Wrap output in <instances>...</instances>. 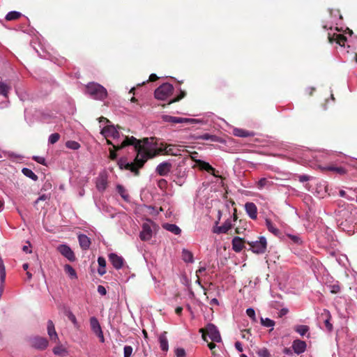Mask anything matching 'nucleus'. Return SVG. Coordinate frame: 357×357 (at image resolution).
Returning <instances> with one entry per match:
<instances>
[{
	"label": "nucleus",
	"mask_w": 357,
	"mask_h": 357,
	"mask_svg": "<svg viewBox=\"0 0 357 357\" xmlns=\"http://www.w3.org/2000/svg\"><path fill=\"white\" fill-rule=\"evenodd\" d=\"M141 142V140L136 139L133 136L130 137L126 136L124 140L120 145H113L112 149L115 151H117L126 147L127 146L133 145L135 147V150L137 151L135 162H137L139 167H142L148 159L153 158L162 152H165L166 154H171V149H167V147H160L154 151L149 150L145 146V145L149 142L148 138L143 139L144 144L142 145Z\"/></svg>",
	"instance_id": "obj_1"
},
{
	"label": "nucleus",
	"mask_w": 357,
	"mask_h": 357,
	"mask_svg": "<svg viewBox=\"0 0 357 357\" xmlns=\"http://www.w3.org/2000/svg\"><path fill=\"white\" fill-rule=\"evenodd\" d=\"M86 93L95 100H103L107 97V89L96 82H89L86 86Z\"/></svg>",
	"instance_id": "obj_2"
},
{
	"label": "nucleus",
	"mask_w": 357,
	"mask_h": 357,
	"mask_svg": "<svg viewBox=\"0 0 357 357\" xmlns=\"http://www.w3.org/2000/svg\"><path fill=\"white\" fill-rule=\"evenodd\" d=\"M199 332L202 335V338L206 342H208L206 336H208L213 342H220L221 341L220 332L213 324H208L205 328H200Z\"/></svg>",
	"instance_id": "obj_3"
},
{
	"label": "nucleus",
	"mask_w": 357,
	"mask_h": 357,
	"mask_svg": "<svg viewBox=\"0 0 357 357\" xmlns=\"http://www.w3.org/2000/svg\"><path fill=\"white\" fill-rule=\"evenodd\" d=\"M174 92V86L169 83H164L157 88L154 92L155 98L158 100H165Z\"/></svg>",
	"instance_id": "obj_4"
},
{
	"label": "nucleus",
	"mask_w": 357,
	"mask_h": 357,
	"mask_svg": "<svg viewBox=\"0 0 357 357\" xmlns=\"http://www.w3.org/2000/svg\"><path fill=\"white\" fill-rule=\"evenodd\" d=\"M250 246V250L256 254H264L267 248V241L265 237L260 236L259 241H247Z\"/></svg>",
	"instance_id": "obj_5"
},
{
	"label": "nucleus",
	"mask_w": 357,
	"mask_h": 357,
	"mask_svg": "<svg viewBox=\"0 0 357 357\" xmlns=\"http://www.w3.org/2000/svg\"><path fill=\"white\" fill-rule=\"evenodd\" d=\"M121 128L119 126L115 127L114 125H107L104 127L100 133L105 136V138L112 137L113 139H118L120 137V133L118 129Z\"/></svg>",
	"instance_id": "obj_6"
},
{
	"label": "nucleus",
	"mask_w": 357,
	"mask_h": 357,
	"mask_svg": "<svg viewBox=\"0 0 357 357\" xmlns=\"http://www.w3.org/2000/svg\"><path fill=\"white\" fill-rule=\"evenodd\" d=\"M118 165L121 169H126L130 170L135 174V175L138 176L139 174V169L141 167H138V164L134 160V162L128 163L126 162V159L121 158L118 161Z\"/></svg>",
	"instance_id": "obj_7"
},
{
	"label": "nucleus",
	"mask_w": 357,
	"mask_h": 357,
	"mask_svg": "<svg viewBox=\"0 0 357 357\" xmlns=\"http://www.w3.org/2000/svg\"><path fill=\"white\" fill-rule=\"evenodd\" d=\"M30 345L38 350H45L48 346V341L45 337L35 336L29 340Z\"/></svg>",
	"instance_id": "obj_8"
},
{
	"label": "nucleus",
	"mask_w": 357,
	"mask_h": 357,
	"mask_svg": "<svg viewBox=\"0 0 357 357\" xmlns=\"http://www.w3.org/2000/svg\"><path fill=\"white\" fill-rule=\"evenodd\" d=\"M162 119L165 122H170L172 123H192L195 122L197 120L194 119H188V118H182V117H177V116H172L169 115H163L162 116Z\"/></svg>",
	"instance_id": "obj_9"
},
{
	"label": "nucleus",
	"mask_w": 357,
	"mask_h": 357,
	"mask_svg": "<svg viewBox=\"0 0 357 357\" xmlns=\"http://www.w3.org/2000/svg\"><path fill=\"white\" fill-rule=\"evenodd\" d=\"M90 325L93 332L100 338L101 342H104L105 338L100 325L98 319L93 317L90 319Z\"/></svg>",
	"instance_id": "obj_10"
},
{
	"label": "nucleus",
	"mask_w": 357,
	"mask_h": 357,
	"mask_svg": "<svg viewBox=\"0 0 357 357\" xmlns=\"http://www.w3.org/2000/svg\"><path fill=\"white\" fill-rule=\"evenodd\" d=\"M57 250L70 261H74L76 259L75 255L71 248L67 245H60L57 247Z\"/></svg>",
	"instance_id": "obj_11"
},
{
	"label": "nucleus",
	"mask_w": 357,
	"mask_h": 357,
	"mask_svg": "<svg viewBox=\"0 0 357 357\" xmlns=\"http://www.w3.org/2000/svg\"><path fill=\"white\" fill-rule=\"evenodd\" d=\"M172 167V163L169 162H163L160 163L155 169L157 174L161 176H167L171 171Z\"/></svg>",
	"instance_id": "obj_12"
},
{
	"label": "nucleus",
	"mask_w": 357,
	"mask_h": 357,
	"mask_svg": "<svg viewBox=\"0 0 357 357\" xmlns=\"http://www.w3.org/2000/svg\"><path fill=\"white\" fill-rule=\"evenodd\" d=\"M109 260L112 266L117 270L121 268L124 264V259L122 257L115 253H110L108 256Z\"/></svg>",
	"instance_id": "obj_13"
},
{
	"label": "nucleus",
	"mask_w": 357,
	"mask_h": 357,
	"mask_svg": "<svg viewBox=\"0 0 357 357\" xmlns=\"http://www.w3.org/2000/svg\"><path fill=\"white\" fill-rule=\"evenodd\" d=\"M245 243H247L244 238L235 236L231 241L232 249L236 252H240L245 248Z\"/></svg>",
	"instance_id": "obj_14"
},
{
	"label": "nucleus",
	"mask_w": 357,
	"mask_h": 357,
	"mask_svg": "<svg viewBox=\"0 0 357 357\" xmlns=\"http://www.w3.org/2000/svg\"><path fill=\"white\" fill-rule=\"evenodd\" d=\"M139 237L142 241H149L152 237V229L151 228V226L147 224L144 223L142 226V230L140 232Z\"/></svg>",
	"instance_id": "obj_15"
},
{
	"label": "nucleus",
	"mask_w": 357,
	"mask_h": 357,
	"mask_svg": "<svg viewBox=\"0 0 357 357\" xmlns=\"http://www.w3.org/2000/svg\"><path fill=\"white\" fill-rule=\"evenodd\" d=\"M307 347V344L305 341L296 340L292 343V349L297 354H301L305 352Z\"/></svg>",
	"instance_id": "obj_16"
},
{
	"label": "nucleus",
	"mask_w": 357,
	"mask_h": 357,
	"mask_svg": "<svg viewBox=\"0 0 357 357\" xmlns=\"http://www.w3.org/2000/svg\"><path fill=\"white\" fill-rule=\"evenodd\" d=\"M328 40L331 43L336 42L339 45L343 47L347 41V37L343 34L334 33L332 36L328 34Z\"/></svg>",
	"instance_id": "obj_17"
},
{
	"label": "nucleus",
	"mask_w": 357,
	"mask_h": 357,
	"mask_svg": "<svg viewBox=\"0 0 357 357\" xmlns=\"http://www.w3.org/2000/svg\"><path fill=\"white\" fill-rule=\"evenodd\" d=\"M319 168L321 169V170L323 172H326V171H331V172H334L335 173L340 174V175H344V174H347V171L346 170L345 168H344L342 167H336L334 165H328V166H325V167H320Z\"/></svg>",
	"instance_id": "obj_18"
},
{
	"label": "nucleus",
	"mask_w": 357,
	"mask_h": 357,
	"mask_svg": "<svg viewBox=\"0 0 357 357\" xmlns=\"http://www.w3.org/2000/svg\"><path fill=\"white\" fill-rule=\"evenodd\" d=\"M245 208L250 218L255 220L257 217V208L256 205L252 202H247L245 204Z\"/></svg>",
	"instance_id": "obj_19"
},
{
	"label": "nucleus",
	"mask_w": 357,
	"mask_h": 357,
	"mask_svg": "<svg viewBox=\"0 0 357 357\" xmlns=\"http://www.w3.org/2000/svg\"><path fill=\"white\" fill-rule=\"evenodd\" d=\"M47 333L52 341L56 342L59 340L58 335L56 332L54 324L52 320L47 321Z\"/></svg>",
	"instance_id": "obj_20"
},
{
	"label": "nucleus",
	"mask_w": 357,
	"mask_h": 357,
	"mask_svg": "<svg viewBox=\"0 0 357 357\" xmlns=\"http://www.w3.org/2000/svg\"><path fill=\"white\" fill-rule=\"evenodd\" d=\"M78 241L81 248L84 250H86L89 248L91 245L90 238L85 234L78 235Z\"/></svg>",
	"instance_id": "obj_21"
},
{
	"label": "nucleus",
	"mask_w": 357,
	"mask_h": 357,
	"mask_svg": "<svg viewBox=\"0 0 357 357\" xmlns=\"http://www.w3.org/2000/svg\"><path fill=\"white\" fill-rule=\"evenodd\" d=\"M234 135L239 137H253L255 133L242 128H234L233 130Z\"/></svg>",
	"instance_id": "obj_22"
},
{
	"label": "nucleus",
	"mask_w": 357,
	"mask_h": 357,
	"mask_svg": "<svg viewBox=\"0 0 357 357\" xmlns=\"http://www.w3.org/2000/svg\"><path fill=\"white\" fill-rule=\"evenodd\" d=\"M199 168L202 170H205L213 175H215L214 172L215 169L208 163L203 160H198L196 161Z\"/></svg>",
	"instance_id": "obj_23"
},
{
	"label": "nucleus",
	"mask_w": 357,
	"mask_h": 357,
	"mask_svg": "<svg viewBox=\"0 0 357 357\" xmlns=\"http://www.w3.org/2000/svg\"><path fill=\"white\" fill-rule=\"evenodd\" d=\"M166 332L160 334L159 336L160 347L162 351L167 352L169 349L168 340L166 336Z\"/></svg>",
	"instance_id": "obj_24"
},
{
	"label": "nucleus",
	"mask_w": 357,
	"mask_h": 357,
	"mask_svg": "<svg viewBox=\"0 0 357 357\" xmlns=\"http://www.w3.org/2000/svg\"><path fill=\"white\" fill-rule=\"evenodd\" d=\"M53 353L56 356H66L68 354L67 349L62 344H58L53 349Z\"/></svg>",
	"instance_id": "obj_25"
},
{
	"label": "nucleus",
	"mask_w": 357,
	"mask_h": 357,
	"mask_svg": "<svg viewBox=\"0 0 357 357\" xmlns=\"http://www.w3.org/2000/svg\"><path fill=\"white\" fill-rule=\"evenodd\" d=\"M163 228L176 235H178L181 232V229L174 224L166 223L163 225Z\"/></svg>",
	"instance_id": "obj_26"
},
{
	"label": "nucleus",
	"mask_w": 357,
	"mask_h": 357,
	"mask_svg": "<svg viewBox=\"0 0 357 357\" xmlns=\"http://www.w3.org/2000/svg\"><path fill=\"white\" fill-rule=\"evenodd\" d=\"M66 316L68 317V319L73 323L74 327L76 329H79L80 326L78 323L75 314L69 310H66L65 312Z\"/></svg>",
	"instance_id": "obj_27"
},
{
	"label": "nucleus",
	"mask_w": 357,
	"mask_h": 357,
	"mask_svg": "<svg viewBox=\"0 0 357 357\" xmlns=\"http://www.w3.org/2000/svg\"><path fill=\"white\" fill-rule=\"evenodd\" d=\"M273 184V183L271 181H268L267 178H261L259 181H257V187L258 189L261 190L264 188H268Z\"/></svg>",
	"instance_id": "obj_28"
},
{
	"label": "nucleus",
	"mask_w": 357,
	"mask_h": 357,
	"mask_svg": "<svg viewBox=\"0 0 357 357\" xmlns=\"http://www.w3.org/2000/svg\"><path fill=\"white\" fill-rule=\"evenodd\" d=\"M11 90L10 85L6 84L4 82H0V95L7 98L8 93Z\"/></svg>",
	"instance_id": "obj_29"
},
{
	"label": "nucleus",
	"mask_w": 357,
	"mask_h": 357,
	"mask_svg": "<svg viewBox=\"0 0 357 357\" xmlns=\"http://www.w3.org/2000/svg\"><path fill=\"white\" fill-rule=\"evenodd\" d=\"M197 139H203V140H211L212 142H220V137L216 135H210L208 133H204L203 135H199L197 137Z\"/></svg>",
	"instance_id": "obj_30"
},
{
	"label": "nucleus",
	"mask_w": 357,
	"mask_h": 357,
	"mask_svg": "<svg viewBox=\"0 0 357 357\" xmlns=\"http://www.w3.org/2000/svg\"><path fill=\"white\" fill-rule=\"evenodd\" d=\"M182 259L187 263H192L194 261L192 253L186 249H183L182 251Z\"/></svg>",
	"instance_id": "obj_31"
},
{
	"label": "nucleus",
	"mask_w": 357,
	"mask_h": 357,
	"mask_svg": "<svg viewBox=\"0 0 357 357\" xmlns=\"http://www.w3.org/2000/svg\"><path fill=\"white\" fill-rule=\"evenodd\" d=\"M266 225L268 231L273 233L274 235L278 236L280 234V230L275 227V225L269 219L266 220Z\"/></svg>",
	"instance_id": "obj_32"
},
{
	"label": "nucleus",
	"mask_w": 357,
	"mask_h": 357,
	"mask_svg": "<svg viewBox=\"0 0 357 357\" xmlns=\"http://www.w3.org/2000/svg\"><path fill=\"white\" fill-rule=\"evenodd\" d=\"M321 317H325L324 324H325L326 328H327V330L328 331H331L333 330V325L330 322L331 316L329 312L325 311V312L321 314Z\"/></svg>",
	"instance_id": "obj_33"
},
{
	"label": "nucleus",
	"mask_w": 357,
	"mask_h": 357,
	"mask_svg": "<svg viewBox=\"0 0 357 357\" xmlns=\"http://www.w3.org/2000/svg\"><path fill=\"white\" fill-rule=\"evenodd\" d=\"M22 172L24 175L31 178L34 181H36L38 178V176L30 169L24 167L22 169Z\"/></svg>",
	"instance_id": "obj_34"
},
{
	"label": "nucleus",
	"mask_w": 357,
	"mask_h": 357,
	"mask_svg": "<svg viewBox=\"0 0 357 357\" xmlns=\"http://www.w3.org/2000/svg\"><path fill=\"white\" fill-rule=\"evenodd\" d=\"M22 16V13L17 11H10L6 16V20L7 21H12L19 19Z\"/></svg>",
	"instance_id": "obj_35"
},
{
	"label": "nucleus",
	"mask_w": 357,
	"mask_h": 357,
	"mask_svg": "<svg viewBox=\"0 0 357 357\" xmlns=\"http://www.w3.org/2000/svg\"><path fill=\"white\" fill-rule=\"evenodd\" d=\"M64 271L71 278H77L76 271L70 264L64 266Z\"/></svg>",
	"instance_id": "obj_36"
},
{
	"label": "nucleus",
	"mask_w": 357,
	"mask_h": 357,
	"mask_svg": "<svg viewBox=\"0 0 357 357\" xmlns=\"http://www.w3.org/2000/svg\"><path fill=\"white\" fill-rule=\"evenodd\" d=\"M107 185V182L105 178L101 177L100 178L97 183H96V187L100 191H103L106 189Z\"/></svg>",
	"instance_id": "obj_37"
},
{
	"label": "nucleus",
	"mask_w": 357,
	"mask_h": 357,
	"mask_svg": "<svg viewBox=\"0 0 357 357\" xmlns=\"http://www.w3.org/2000/svg\"><path fill=\"white\" fill-rule=\"evenodd\" d=\"M294 331L299 333L301 335H305L309 331V327L306 325H298L295 326Z\"/></svg>",
	"instance_id": "obj_38"
},
{
	"label": "nucleus",
	"mask_w": 357,
	"mask_h": 357,
	"mask_svg": "<svg viewBox=\"0 0 357 357\" xmlns=\"http://www.w3.org/2000/svg\"><path fill=\"white\" fill-rule=\"evenodd\" d=\"M116 190H117L118 193L121 196V197L124 200H128V199L129 195H128L126 190L124 188L123 186H122L121 185H118L116 186Z\"/></svg>",
	"instance_id": "obj_39"
},
{
	"label": "nucleus",
	"mask_w": 357,
	"mask_h": 357,
	"mask_svg": "<svg viewBox=\"0 0 357 357\" xmlns=\"http://www.w3.org/2000/svg\"><path fill=\"white\" fill-rule=\"evenodd\" d=\"M66 146L70 149L77 150L80 148V144L77 142L69 140L66 142Z\"/></svg>",
	"instance_id": "obj_40"
},
{
	"label": "nucleus",
	"mask_w": 357,
	"mask_h": 357,
	"mask_svg": "<svg viewBox=\"0 0 357 357\" xmlns=\"http://www.w3.org/2000/svg\"><path fill=\"white\" fill-rule=\"evenodd\" d=\"M185 96H186V92L185 91L181 90L180 94L178 96H177L176 97H175L174 98L170 100L168 102L167 105H169L174 102H178L179 100L183 99Z\"/></svg>",
	"instance_id": "obj_41"
},
{
	"label": "nucleus",
	"mask_w": 357,
	"mask_h": 357,
	"mask_svg": "<svg viewBox=\"0 0 357 357\" xmlns=\"http://www.w3.org/2000/svg\"><path fill=\"white\" fill-rule=\"evenodd\" d=\"M261 324L265 327H273L275 326V321L269 318H261Z\"/></svg>",
	"instance_id": "obj_42"
},
{
	"label": "nucleus",
	"mask_w": 357,
	"mask_h": 357,
	"mask_svg": "<svg viewBox=\"0 0 357 357\" xmlns=\"http://www.w3.org/2000/svg\"><path fill=\"white\" fill-rule=\"evenodd\" d=\"M60 139V135L57 132L53 133L50 135L48 142L51 144L56 143Z\"/></svg>",
	"instance_id": "obj_43"
},
{
	"label": "nucleus",
	"mask_w": 357,
	"mask_h": 357,
	"mask_svg": "<svg viewBox=\"0 0 357 357\" xmlns=\"http://www.w3.org/2000/svg\"><path fill=\"white\" fill-rule=\"evenodd\" d=\"M259 357H271V354L266 348H261L257 352Z\"/></svg>",
	"instance_id": "obj_44"
},
{
	"label": "nucleus",
	"mask_w": 357,
	"mask_h": 357,
	"mask_svg": "<svg viewBox=\"0 0 357 357\" xmlns=\"http://www.w3.org/2000/svg\"><path fill=\"white\" fill-rule=\"evenodd\" d=\"M133 349L131 346H125L123 348V357H130L132 354Z\"/></svg>",
	"instance_id": "obj_45"
},
{
	"label": "nucleus",
	"mask_w": 357,
	"mask_h": 357,
	"mask_svg": "<svg viewBox=\"0 0 357 357\" xmlns=\"http://www.w3.org/2000/svg\"><path fill=\"white\" fill-rule=\"evenodd\" d=\"M246 314L250 318H251L252 319L253 321H257L256 316H255V312L254 309H252V308L247 309Z\"/></svg>",
	"instance_id": "obj_46"
},
{
	"label": "nucleus",
	"mask_w": 357,
	"mask_h": 357,
	"mask_svg": "<svg viewBox=\"0 0 357 357\" xmlns=\"http://www.w3.org/2000/svg\"><path fill=\"white\" fill-rule=\"evenodd\" d=\"M222 226L224 227L225 232L227 233V231L232 227L231 220H227Z\"/></svg>",
	"instance_id": "obj_47"
},
{
	"label": "nucleus",
	"mask_w": 357,
	"mask_h": 357,
	"mask_svg": "<svg viewBox=\"0 0 357 357\" xmlns=\"http://www.w3.org/2000/svg\"><path fill=\"white\" fill-rule=\"evenodd\" d=\"M158 186L162 190H165L167 186V182L165 179L161 178L158 181Z\"/></svg>",
	"instance_id": "obj_48"
},
{
	"label": "nucleus",
	"mask_w": 357,
	"mask_h": 357,
	"mask_svg": "<svg viewBox=\"0 0 357 357\" xmlns=\"http://www.w3.org/2000/svg\"><path fill=\"white\" fill-rule=\"evenodd\" d=\"M175 354L176 357H185V351L184 349L183 348H177L175 350Z\"/></svg>",
	"instance_id": "obj_49"
},
{
	"label": "nucleus",
	"mask_w": 357,
	"mask_h": 357,
	"mask_svg": "<svg viewBox=\"0 0 357 357\" xmlns=\"http://www.w3.org/2000/svg\"><path fill=\"white\" fill-rule=\"evenodd\" d=\"M33 159L39 164L46 165L45 159L41 156H33Z\"/></svg>",
	"instance_id": "obj_50"
},
{
	"label": "nucleus",
	"mask_w": 357,
	"mask_h": 357,
	"mask_svg": "<svg viewBox=\"0 0 357 357\" xmlns=\"http://www.w3.org/2000/svg\"><path fill=\"white\" fill-rule=\"evenodd\" d=\"M109 159L112 160H115L117 158V154L116 153V151L112 149V148H110L109 149Z\"/></svg>",
	"instance_id": "obj_51"
},
{
	"label": "nucleus",
	"mask_w": 357,
	"mask_h": 357,
	"mask_svg": "<svg viewBox=\"0 0 357 357\" xmlns=\"http://www.w3.org/2000/svg\"><path fill=\"white\" fill-rule=\"evenodd\" d=\"M213 232L216 234H226L222 226L216 227L213 229Z\"/></svg>",
	"instance_id": "obj_52"
},
{
	"label": "nucleus",
	"mask_w": 357,
	"mask_h": 357,
	"mask_svg": "<svg viewBox=\"0 0 357 357\" xmlns=\"http://www.w3.org/2000/svg\"><path fill=\"white\" fill-rule=\"evenodd\" d=\"M340 291V287L339 285L334 284L331 287V292L332 294H337Z\"/></svg>",
	"instance_id": "obj_53"
},
{
	"label": "nucleus",
	"mask_w": 357,
	"mask_h": 357,
	"mask_svg": "<svg viewBox=\"0 0 357 357\" xmlns=\"http://www.w3.org/2000/svg\"><path fill=\"white\" fill-rule=\"evenodd\" d=\"M98 292L102 295V296H105L106 294H107V290L105 288V287L102 286V285H98Z\"/></svg>",
	"instance_id": "obj_54"
},
{
	"label": "nucleus",
	"mask_w": 357,
	"mask_h": 357,
	"mask_svg": "<svg viewBox=\"0 0 357 357\" xmlns=\"http://www.w3.org/2000/svg\"><path fill=\"white\" fill-rule=\"evenodd\" d=\"M98 263L99 266L106 267V260L102 257H99L98 258Z\"/></svg>",
	"instance_id": "obj_55"
},
{
	"label": "nucleus",
	"mask_w": 357,
	"mask_h": 357,
	"mask_svg": "<svg viewBox=\"0 0 357 357\" xmlns=\"http://www.w3.org/2000/svg\"><path fill=\"white\" fill-rule=\"evenodd\" d=\"M250 329L243 330V331H241V337L243 339L248 340L249 337L247 336V334H250Z\"/></svg>",
	"instance_id": "obj_56"
},
{
	"label": "nucleus",
	"mask_w": 357,
	"mask_h": 357,
	"mask_svg": "<svg viewBox=\"0 0 357 357\" xmlns=\"http://www.w3.org/2000/svg\"><path fill=\"white\" fill-rule=\"evenodd\" d=\"M48 199L47 196L46 195H42L40 196L34 202V204H38L40 201H45Z\"/></svg>",
	"instance_id": "obj_57"
},
{
	"label": "nucleus",
	"mask_w": 357,
	"mask_h": 357,
	"mask_svg": "<svg viewBox=\"0 0 357 357\" xmlns=\"http://www.w3.org/2000/svg\"><path fill=\"white\" fill-rule=\"evenodd\" d=\"M235 348L239 351V352H242L243 351V347H242V344L240 342L237 341L235 342Z\"/></svg>",
	"instance_id": "obj_58"
},
{
	"label": "nucleus",
	"mask_w": 357,
	"mask_h": 357,
	"mask_svg": "<svg viewBox=\"0 0 357 357\" xmlns=\"http://www.w3.org/2000/svg\"><path fill=\"white\" fill-rule=\"evenodd\" d=\"M98 273L100 275H103L106 273L105 267L99 266L98 269Z\"/></svg>",
	"instance_id": "obj_59"
},
{
	"label": "nucleus",
	"mask_w": 357,
	"mask_h": 357,
	"mask_svg": "<svg viewBox=\"0 0 357 357\" xmlns=\"http://www.w3.org/2000/svg\"><path fill=\"white\" fill-rule=\"evenodd\" d=\"M208 347L212 351V353L214 354L215 351H213V349H215L216 347L214 342L212 341L211 342L208 343Z\"/></svg>",
	"instance_id": "obj_60"
},
{
	"label": "nucleus",
	"mask_w": 357,
	"mask_h": 357,
	"mask_svg": "<svg viewBox=\"0 0 357 357\" xmlns=\"http://www.w3.org/2000/svg\"><path fill=\"white\" fill-rule=\"evenodd\" d=\"M339 195H340V197H346L349 200H351L352 199V198L347 197L346 192L344 190H340Z\"/></svg>",
	"instance_id": "obj_61"
},
{
	"label": "nucleus",
	"mask_w": 357,
	"mask_h": 357,
	"mask_svg": "<svg viewBox=\"0 0 357 357\" xmlns=\"http://www.w3.org/2000/svg\"><path fill=\"white\" fill-rule=\"evenodd\" d=\"M158 79V77L155 74H151L149 76V82H155Z\"/></svg>",
	"instance_id": "obj_62"
},
{
	"label": "nucleus",
	"mask_w": 357,
	"mask_h": 357,
	"mask_svg": "<svg viewBox=\"0 0 357 357\" xmlns=\"http://www.w3.org/2000/svg\"><path fill=\"white\" fill-rule=\"evenodd\" d=\"M98 121L100 123H102V122H105L106 123H110L109 120L107 119V118L104 117V116H101L98 119Z\"/></svg>",
	"instance_id": "obj_63"
},
{
	"label": "nucleus",
	"mask_w": 357,
	"mask_h": 357,
	"mask_svg": "<svg viewBox=\"0 0 357 357\" xmlns=\"http://www.w3.org/2000/svg\"><path fill=\"white\" fill-rule=\"evenodd\" d=\"M182 311H183V307H177L176 309H175V313L178 315H181V313H182Z\"/></svg>",
	"instance_id": "obj_64"
}]
</instances>
